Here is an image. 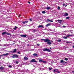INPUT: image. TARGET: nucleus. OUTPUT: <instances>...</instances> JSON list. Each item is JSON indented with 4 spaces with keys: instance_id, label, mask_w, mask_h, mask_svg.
Segmentation results:
<instances>
[{
    "instance_id": "nucleus-1",
    "label": "nucleus",
    "mask_w": 74,
    "mask_h": 74,
    "mask_svg": "<svg viewBox=\"0 0 74 74\" xmlns=\"http://www.w3.org/2000/svg\"><path fill=\"white\" fill-rule=\"evenodd\" d=\"M53 72L55 74H58V73H60V72L59 71V70L57 69H54L53 71Z\"/></svg>"
},
{
    "instance_id": "nucleus-34",
    "label": "nucleus",
    "mask_w": 74,
    "mask_h": 74,
    "mask_svg": "<svg viewBox=\"0 0 74 74\" xmlns=\"http://www.w3.org/2000/svg\"><path fill=\"white\" fill-rule=\"evenodd\" d=\"M63 38H65V39H67V37H65L64 36Z\"/></svg>"
},
{
    "instance_id": "nucleus-21",
    "label": "nucleus",
    "mask_w": 74,
    "mask_h": 74,
    "mask_svg": "<svg viewBox=\"0 0 74 74\" xmlns=\"http://www.w3.org/2000/svg\"><path fill=\"white\" fill-rule=\"evenodd\" d=\"M72 36V35H71L70 34H69V35H66V37H70V36Z\"/></svg>"
},
{
    "instance_id": "nucleus-50",
    "label": "nucleus",
    "mask_w": 74,
    "mask_h": 74,
    "mask_svg": "<svg viewBox=\"0 0 74 74\" xmlns=\"http://www.w3.org/2000/svg\"><path fill=\"white\" fill-rule=\"evenodd\" d=\"M52 49V48H51V47H50V49Z\"/></svg>"
},
{
    "instance_id": "nucleus-40",
    "label": "nucleus",
    "mask_w": 74,
    "mask_h": 74,
    "mask_svg": "<svg viewBox=\"0 0 74 74\" xmlns=\"http://www.w3.org/2000/svg\"><path fill=\"white\" fill-rule=\"evenodd\" d=\"M18 61H16V64H18Z\"/></svg>"
},
{
    "instance_id": "nucleus-20",
    "label": "nucleus",
    "mask_w": 74,
    "mask_h": 74,
    "mask_svg": "<svg viewBox=\"0 0 74 74\" xmlns=\"http://www.w3.org/2000/svg\"><path fill=\"white\" fill-rule=\"evenodd\" d=\"M3 69H4V67H3V66H1L0 67V69L1 70H3Z\"/></svg>"
},
{
    "instance_id": "nucleus-31",
    "label": "nucleus",
    "mask_w": 74,
    "mask_h": 74,
    "mask_svg": "<svg viewBox=\"0 0 74 74\" xmlns=\"http://www.w3.org/2000/svg\"><path fill=\"white\" fill-rule=\"evenodd\" d=\"M69 18H70V17H67L66 18V19H69Z\"/></svg>"
},
{
    "instance_id": "nucleus-12",
    "label": "nucleus",
    "mask_w": 74,
    "mask_h": 74,
    "mask_svg": "<svg viewBox=\"0 0 74 74\" xmlns=\"http://www.w3.org/2000/svg\"><path fill=\"white\" fill-rule=\"evenodd\" d=\"M64 16H68V14L67 13H65L64 14Z\"/></svg>"
},
{
    "instance_id": "nucleus-42",
    "label": "nucleus",
    "mask_w": 74,
    "mask_h": 74,
    "mask_svg": "<svg viewBox=\"0 0 74 74\" xmlns=\"http://www.w3.org/2000/svg\"><path fill=\"white\" fill-rule=\"evenodd\" d=\"M15 29H17V27L16 26H15Z\"/></svg>"
},
{
    "instance_id": "nucleus-49",
    "label": "nucleus",
    "mask_w": 74,
    "mask_h": 74,
    "mask_svg": "<svg viewBox=\"0 0 74 74\" xmlns=\"http://www.w3.org/2000/svg\"><path fill=\"white\" fill-rule=\"evenodd\" d=\"M73 48H74V45L73 46Z\"/></svg>"
},
{
    "instance_id": "nucleus-7",
    "label": "nucleus",
    "mask_w": 74,
    "mask_h": 74,
    "mask_svg": "<svg viewBox=\"0 0 74 74\" xmlns=\"http://www.w3.org/2000/svg\"><path fill=\"white\" fill-rule=\"evenodd\" d=\"M20 36L21 37H23L24 38H25V37H26L27 36L25 35H20Z\"/></svg>"
},
{
    "instance_id": "nucleus-27",
    "label": "nucleus",
    "mask_w": 74,
    "mask_h": 74,
    "mask_svg": "<svg viewBox=\"0 0 74 74\" xmlns=\"http://www.w3.org/2000/svg\"><path fill=\"white\" fill-rule=\"evenodd\" d=\"M24 22H25V23H27V22H28V21H24Z\"/></svg>"
},
{
    "instance_id": "nucleus-18",
    "label": "nucleus",
    "mask_w": 74,
    "mask_h": 74,
    "mask_svg": "<svg viewBox=\"0 0 74 74\" xmlns=\"http://www.w3.org/2000/svg\"><path fill=\"white\" fill-rule=\"evenodd\" d=\"M47 10H49V9H51V8L49 7H47L46 8V9Z\"/></svg>"
},
{
    "instance_id": "nucleus-14",
    "label": "nucleus",
    "mask_w": 74,
    "mask_h": 74,
    "mask_svg": "<svg viewBox=\"0 0 74 74\" xmlns=\"http://www.w3.org/2000/svg\"><path fill=\"white\" fill-rule=\"evenodd\" d=\"M24 60H27L28 59V58L27 57H25L24 58Z\"/></svg>"
},
{
    "instance_id": "nucleus-13",
    "label": "nucleus",
    "mask_w": 74,
    "mask_h": 74,
    "mask_svg": "<svg viewBox=\"0 0 74 74\" xmlns=\"http://www.w3.org/2000/svg\"><path fill=\"white\" fill-rule=\"evenodd\" d=\"M16 49H15L13 50V51H12V53H15V52H16Z\"/></svg>"
},
{
    "instance_id": "nucleus-3",
    "label": "nucleus",
    "mask_w": 74,
    "mask_h": 74,
    "mask_svg": "<svg viewBox=\"0 0 74 74\" xmlns=\"http://www.w3.org/2000/svg\"><path fill=\"white\" fill-rule=\"evenodd\" d=\"M43 51H45H45H47V52H51V50L47 48H45L43 49Z\"/></svg>"
},
{
    "instance_id": "nucleus-15",
    "label": "nucleus",
    "mask_w": 74,
    "mask_h": 74,
    "mask_svg": "<svg viewBox=\"0 0 74 74\" xmlns=\"http://www.w3.org/2000/svg\"><path fill=\"white\" fill-rule=\"evenodd\" d=\"M9 55V53H7L6 54H3V56H7V55Z\"/></svg>"
},
{
    "instance_id": "nucleus-45",
    "label": "nucleus",
    "mask_w": 74,
    "mask_h": 74,
    "mask_svg": "<svg viewBox=\"0 0 74 74\" xmlns=\"http://www.w3.org/2000/svg\"><path fill=\"white\" fill-rule=\"evenodd\" d=\"M28 3H29V4H30V2H29V1L28 2Z\"/></svg>"
},
{
    "instance_id": "nucleus-33",
    "label": "nucleus",
    "mask_w": 74,
    "mask_h": 74,
    "mask_svg": "<svg viewBox=\"0 0 74 74\" xmlns=\"http://www.w3.org/2000/svg\"><path fill=\"white\" fill-rule=\"evenodd\" d=\"M22 23H23V24H25V21H23L22 22Z\"/></svg>"
},
{
    "instance_id": "nucleus-4",
    "label": "nucleus",
    "mask_w": 74,
    "mask_h": 74,
    "mask_svg": "<svg viewBox=\"0 0 74 74\" xmlns=\"http://www.w3.org/2000/svg\"><path fill=\"white\" fill-rule=\"evenodd\" d=\"M5 34H6L7 35H10L11 34L10 33H8L7 32H3L2 33V35H4Z\"/></svg>"
},
{
    "instance_id": "nucleus-16",
    "label": "nucleus",
    "mask_w": 74,
    "mask_h": 74,
    "mask_svg": "<svg viewBox=\"0 0 74 74\" xmlns=\"http://www.w3.org/2000/svg\"><path fill=\"white\" fill-rule=\"evenodd\" d=\"M33 56H38V55H37V54L34 53L33 54Z\"/></svg>"
},
{
    "instance_id": "nucleus-46",
    "label": "nucleus",
    "mask_w": 74,
    "mask_h": 74,
    "mask_svg": "<svg viewBox=\"0 0 74 74\" xmlns=\"http://www.w3.org/2000/svg\"><path fill=\"white\" fill-rule=\"evenodd\" d=\"M72 73H74V71H72Z\"/></svg>"
},
{
    "instance_id": "nucleus-53",
    "label": "nucleus",
    "mask_w": 74,
    "mask_h": 74,
    "mask_svg": "<svg viewBox=\"0 0 74 74\" xmlns=\"http://www.w3.org/2000/svg\"><path fill=\"white\" fill-rule=\"evenodd\" d=\"M67 42V43H68V42Z\"/></svg>"
},
{
    "instance_id": "nucleus-36",
    "label": "nucleus",
    "mask_w": 74,
    "mask_h": 74,
    "mask_svg": "<svg viewBox=\"0 0 74 74\" xmlns=\"http://www.w3.org/2000/svg\"><path fill=\"white\" fill-rule=\"evenodd\" d=\"M42 62H43L44 63H46V62L45 61H42Z\"/></svg>"
},
{
    "instance_id": "nucleus-10",
    "label": "nucleus",
    "mask_w": 74,
    "mask_h": 74,
    "mask_svg": "<svg viewBox=\"0 0 74 74\" xmlns=\"http://www.w3.org/2000/svg\"><path fill=\"white\" fill-rule=\"evenodd\" d=\"M61 63H67L66 62H64V61L63 60H61Z\"/></svg>"
},
{
    "instance_id": "nucleus-2",
    "label": "nucleus",
    "mask_w": 74,
    "mask_h": 74,
    "mask_svg": "<svg viewBox=\"0 0 74 74\" xmlns=\"http://www.w3.org/2000/svg\"><path fill=\"white\" fill-rule=\"evenodd\" d=\"M41 40H43V41H44L45 42H48V41H50V40L47 39H41Z\"/></svg>"
},
{
    "instance_id": "nucleus-52",
    "label": "nucleus",
    "mask_w": 74,
    "mask_h": 74,
    "mask_svg": "<svg viewBox=\"0 0 74 74\" xmlns=\"http://www.w3.org/2000/svg\"><path fill=\"white\" fill-rule=\"evenodd\" d=\"M0 59H1V57H0Z\"/></svg>"
},
{
    "instance_id": "nucleus-9",
    "label": "nucleus",
    "mask_w": 74,
    "mask_h": 74,
    "mask_svg": "<svg viewBox=\"0 0 74 74\" xmlns=\"http://www.w3.org/2000/svg\"><path fill=\"white\" fill-rule=\"evenodd\" d=\"M52 42V41H51V40L50 41H48V42H47V44L48 45H51V42Z\"/></svg>"
},
{
    "instance_id": "nucleus-30",
    "label": "nucleus",
    "mask_w": 74,
    "mask_h": 74,
    "mask_svg": "<svg viewBox=\"0 0 74 74\" xmlns=\"http://www.w3.org/2000/svg\"><path fill=\"white\" fill-rule=\"evenodd\" d=\"M65 60H66V61L68 60V59H67V58H66L65 59Z\"/></svg>"
},
{
    "instance_id": "nucleus-41",
    "label": "nucleus",
    "mask_w": 74,
    "mask_h": 74,
    "mask_svg": "<svg viewBox=\"0 0 74 74\" xmlns=\"http://www.w3.org/2000/svg\"><path fill=\"white\" fill-rule=\"evenodd\" d=\"M3 56V55H0V57H1V56Z\"/></svg>"
},
{
    "instance_id": "nucleus-17",
    "label": "nucleus",
    "mask_w": 74,
    "mask_h": 74,
    "mask_svg": "<svg viewBox=\"0 0 74 74\" xmlns=\"http://www.w3.org/2000/svg\"><path fill=\"white\" fill-rule=\"evenodd\" d=\"M43 27V26L42 25H39V26H38V27L39 28L40 27Z\"/></svg>"
},
{
    "instance_id": "nucleus-47",
    "label": "nucleus",
    "mask_w": 74,
    "mask_h": 74,
    "mask_svg": "<svg viewBox=\"0 0 74 74\" xmlns=\"http://www.w3.org/2000/svg\"><path fill=\"white\" fill-rule=\"evenodd\" d=\"M14 30H16V28H14Z\"/></svg>"
},
{
    "instance_id": "nucleus-5",
    "label": "nucleus",
    "mask_w": 74,
    "mask_h": 74,
    "mask_svg": "<svg viewBox=\"0 0 74 74\" xmlns=\"http://www.w3.org/2000/svg\"><path fill=\"white\" fill-rule=\"evenodd\" d=\"M19 56H18L17 55H14L13 56H12V58H18Z\"/></svg>"
},
{
    "instance_id": "nucleus-8",
    "label": "nucleus",
    "mask_w": 74,
    "mask_h": 74,
    "mask_svg": "<svg viewBox=\"0 0 74 74\" xmlns=\"http://www.w3.org/2000/svg\"><path fill=\"white\" fill-rule=\"evenodd\" d=\"M32 31L33 33H35V32H36L37 30L36 29H32Z\"/></svg>"
},
{
    "instance_id": "nucleus-43",
    "label": "nucleus",
    "mask_w": 74,
    "mask_h": 74,
    "mask_svg": "<svg viewBox=\"0 0 74 74\" xmlns=\"http://www.w3.org/2000/svg\"><path fill=\"white\" fill-rule=\"evenodd\" d=\"M62 27H66V26H65L63 25L62 26Z\"/></svg>"
},
{
    "instance_id": "nucleus-44",
    "label": "nucleus",
    "mask_w": 74,
    "mask_h": 74,
    "mask_svg": "<svg viewBox=\"0 0 74 74\" xmlns=\"http://www.w3.org/2000/svg\"><path fill=\"white\" fill-rule=\"evenodd\" d=\"M21 17V15H19L18 16V17L19 18V17Z\"/></svg>"
},
{
    "instance_id": "nucleus-22",
    "label": "nucleus",
    "mask_w": 74,
    "mask_h": 74,
    "mask_svg": "<svg viewBox=\"0 0 74 74\" xmlns=\"http://www.w3.org/2000/svg\"><path fill=\"white\" fill-rule=\"evenodd\" d=\"M57 41H58V42H61L62 41V40H61L60 39H59L57 40Z\"/></svg>"
},
{
    "instance_id": "nucleus-23",
    "label": "nucleus",
    "mask_w": 74,
    "mask_h": 74,
    "mask_svg": "<svg viewBox=\"0 0 74 74\" xmlns=\"http://www.w3.org/2000/svg\"><path fill=\"white\" fill-rule=\"evenodd\" d=\"M49 26H50V24H48L46 25L47 27H48Z\"/></svg>"
},
{
    "instance_id": "nucleus-6",
    "label": "nucleus",
    "mask_w": 74,
    "mask_h": 74,
    "mask_svg": "<svg viewBox=\"0 0 74 74\" xmlns=\"http://www.w3.org/2000/svg\"><path fill=\"white\" fill-rule=\"evenodd\" d=\"M31 62H33L34 63H36L37 62V61L35 60L34 59H32L31 61H30Z\"/></svg>"
},
{
    "instance_id": "nucleus-32",
    "label": "nucleus",
    "mask_w": 74,
    "mask_h": 74,
    "mask_svg": "<svg viewBox=\"0 0 74 74\" xmlns=\"http://www.w3.org/2000/svg\"><path fill=\"white\" fill-rule=\"evenodd\" d=\"M42 60H39V62H42Z\"/></svg>"
},
{
    "instance_id": "nucleus-11",
    "label": "nucleus",
    "mask_w": 74,
    "mask_h": 74,
    "mask_svg": "<svg viewBox=\"0 0 74 74\" xmlns=\"http://www.w3.org/2000/svg\"><path fill=\"white\" fill-rule=\"evenodd\" d=\"M58 22H59L60 23H62V21L60 20H57Z\"/></svg>"
},
{
    "instance_id": "nucleus-26",
    "label": "nucleus",
    "mask_w": 74,
    "mask_h": 74,
    "mask_svg": "<svg viewBox=\"0 0 74 74\" xmlns=\"http://www.w3.org/2000/svg\"><path fill=\"white\" fill-rule=\"evenodd\" d=\"M47 22H50V20L49 19H47Z\"/></svg>"
},
{
    "instance_id": "nucleus-25",
    "label": "nucleus",
    "mask_w": 74,
    "mask_h": 74,
    "mask_svg": "<svg viewBox=\"0 0 74 74\" xmlns=\"http://www.w3.org/2000/svg\"><path fill=\"white\" fill-rule=\"evenodd\" d=\"M45 13H46V12L45 11H43L42 12V14H45Z\"/></svg>"
},
{
    "instance_id": "nucleus-39",
    "label": "nucleus",
    "mask_w": 74,
    "mask_h": 74,
    "mask_svg": "<svg viewBox=\"0 0 74 74\" xmlns=\"http://www.w3.org/2000/svg\"><path fill=\"white\" fill-rule=\"evenodd\" d=\"M50 22H53V21H52V20H50Z\"/></svg>"
},
{
    "instance_id": "nucleus-48",
    "label": "nucleus",
    "mask_w": 74,
    "mask_h": 74,
    "mask_svg": "<svg viewBox=\"0 0 74 74\" xmlns=\"http://www.w3.org/2000/svg\"><path fill=\"white\" fill-rule=\"evenodd\" d=\"M63 5L64 6V4H63Z\"/></svg>"
},
{
    "instance_id": "nucleus-29",
    "label": "nucleus",
    "mask_w": 74,
    "mask_h": 74,
    "mask_svg": "<svg viewBox=\"0 0 74 74\" xmlns=\"http://www.w3.org/2000/svg\"><path fill=\"white\" fill-rule=\"evenodd\" d=\"M58 10H60V7H59V6L58 7Z\"/></svg>"
},
{
    "instance_id": "nucleus-38",
    "label": "nucleus",
    "mask_w": 74,
    "mask_h": 74,
    "mask_svg": "<svg viewBox=\"0 0 74 74\" xmlns=\"http://www.w3.org/2000/svg\"><path fill=\"white\" fill-rule=\"evenodd\" d=\"M18 54H21V53H20V52L18 51Z\"/></svg>"
},
{
    "instance_id": "nucleus-19",
    "label": "nucleus",
    "mask_w": 74,
    "mask_h": 74,
    "mask_svg": "<svg viewBox=\"0 0 74 74\" xmlns=\"http://www.w3.org/2000/svg\"><path fill=\"white\" fill-rule=\"evenodd\" d=\"M3 45L4 47H8V45L7 44Z\"/></svg>"
},
{
    "instance_id": "nucleus-35",
    "label": "nucleus",
    "mask_w": 74,
    "mask_h": 74,
    "mask_svg": "<svg viewBox=\"0 0 74 74\" xmlns=\"http://www.w3.org/2000/svg\"><path fill=\"white\" fill-rule=\"evenodd\" d=\"M29 21H33V20H32V18H30L29 19Z\"/></svg>"
},
{
    "instance_id": "nucleus-37",
    "label": "nucleus",
    "mask_w": 74,
    "mask_h": 74,
    "mask_svg": "<svg viewBox=\"0 0 74 74\" xmlns=\"http://www.w3.org/2000/svg\"><path fill=\"white\" fill-rule=\"evenodd\" d=\"M9 67L10 68H11V67H12V66H11V65H10Z\"/></svg>"
},
{
    "instance_id": "nucleus-24",
    "label": "nucleus",
    "mask_w": 74,
    "mask_h": 74,
    "mask_svg": "<svg viewBox=\"0 0 74 74\" xmlns=\"http://www.w3.org/2000/svg\"><path fill=\"white\" fill-rule=\"evenodd\" d=\"M70 32L71 33H72V34H73V33L74 31H70Z\"/></svg>"
},
{
    "instance_id": "nucleus-28",
    "label": "nucleus",
    "mask_w": 74,
    "mask_h": 74,
    "mask_svg": "<svg viewBox=\"0 0 74 74\" xmlns=\"http://www.w3.org/2000/svg\"><path fill=\"white\" fill-rule=\"evenodd\" d=\"M49 69L50 70H52V68L49 67Z\"/></svg>"
},
{
    "instance_id": "nucleus-51",
    "label": "nucleus",
    "mask_w": 74,
    "mask_h": 74,
    "mask_svg": "<svg viewBox=\"0 0 74 74\" xmlns=\"http://www.w3.org/2000/svg\"><path fill=\"white\" fill-rule=\"evenodd\" d=\"M70 51H72V49H70Z\"/></svg>"
}]
</instances>
